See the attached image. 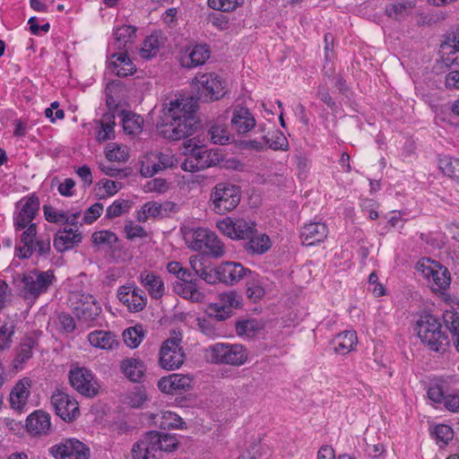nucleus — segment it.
I'll use <instances>...</instances> for the list:
<instances>
[{
    "instance_id": "f257e3e1",
    "label": "nucleus",
    "mask_w": 459,
    "mask_h": 459,
    "mask_svg": "<svg viewBox=\"0 0 459 459\" xmlns=\"http://www.w3.org/2000/svg\"><path fill=\"white\" fill-rule=\"evenodd\" d=\"M198 100L193 97L169 100L164 104L163 115L157 125L166 139L178 141L193 134L197 125L195 111Z\"/></svg>"
},
{
    "instance_id": "f03ea898",
    "label": "nucleus",
    "mask_w": 459,
    "mask_h": 459,
    "mask_svg": "<svg viewBox=\"0 0 459 459\" xmlns=\"http://www.w3.org/2000/svg\"><path fill=\"white\" fill-rule=\"evenodd\" d=\"M178 446L176 435L150 430L133 445L131 455L133 459H160L164 452H173Z\"/></svg>"
},
{
    "instance_id": "7ed1b4c3",
    "label": "nucleus",
    "mask_w": 459,
    "mask_h": 459,
    "mask_svg": "<svg viewBox=\"0 0 459 459\" xmlns=\"http://www.w3.org/2000/svg\"><path fill=\"white\" fill-rule=\"evenodd\" d=\"M414 331L420 342L431 351L444 354L451 347L449 335L442 330L439 319L432 314H421L415 323Z\"/></svg>"
},
{
    "instance_id": "20e7f679",
    "label": "nucleus",
    "mask_w": 459,
    "mask_h": 459,
    "mask_svg": "<svg viewBox=\"0 0 459 459\" xmlns=\"http://www.w3.org/2000/svg\"><path fill=\"white\" fill-rule=\"evenodd\" d=\"M416 269L421 273L433 291L444 293L450 287V272L439 262L429 257H422L417 262Z\"/></svg>"
},
{
    "instance_id": "39448f33",
    "label": "nucleus",
    "mask_w": 459,
    "mask_h": 459,
    "mask_svg": "<svg viewBox=\"0 0 459 459\" xmlns=\"http://www.w3.org/2000/svg\"><path fill=\"white\" fill-rule=\"evenodd\" d=\"M186 244L195 251L206 249L208 255L214 258L225 255V247L221 238L212 231L204 228L191 230L186 235Z\"/></svg>"
},
{
    "instance_id": "423d86ee",
    "label": "nucleus",
    "mask_w": 459,
    "mask_h": 459,
    "mask_svg": "<svg viewBox=\"0 0 459 459\" xmlns=\"http://www.w3.org/2000/svg\"><path fill=\"white\" fill-rule=\"evenodd\" d=\"M55 281L56 276L53 271L34 269L22 274L21 290L24 299H36L40 295L48 292Z\"/></svg>"
},
{
    "instance_id": "0eeeda50",
    "label": "nucleus",
    "mask_w": 459,
    "mask_h": 459,
    "mask_svg": "<svg viewBox=\"0 0 459 459\" xmlns=\"http://www.w3.org/2000/svg\"><path fill=\"white\" fill-rule=\"evenodd\" d=\"M240 198L239 187L227 182L218 183L210 195L212 210L218 214H224L234 210L238 205Z\"/></svg>"
},
{
    "instance_id": "6e6552de",
    "label": "nucleus",
    "mask_w": 459,
    "mask_h": 459,
    "mask_svg": "<svg viewBox=\"0 0 459 459\" xmlns=\"http://www.w3.org/2000/svg\"><path fill=\"white\" fill-rule=\"evenodd\" d=\"M199 99L204 101H215L226 94V83L216 73L197 74L195 77Z\"/></svg>"
},
{
    "instance_id": "1a4fd4ad",
    "label": "nucleus",
    "mask_w": 459,
    "mask_h": 459,
    "mask_svg": "<svg viewBox=\"0 0 459 459\" xmlns=\"http://www.w3.org/2000/svg\"><path fill=\"white\" fill-rule=\"evenodd\" d=\"M210 352L212 362L216 364L241 366L248 358L242 344L216 343L210 348Z\"/></svg>"
},
{
    "instance_id": "9d476101",
    "label": "nucleus",
    "mask_w": 459,
    "mask_h": 459,
    "mask_svg": "<svg viewBox=\"0 0 459 459\" xmlns=\"http://www.w3.org/2000/svg\"><path fill=\"white\" fill-rule=\"evenodd\" d=\"M255 222L244 218L227 216L216 222V227L224 236L233 240L247 239L255 233Z\"/></svg>"
},
{
    "instance_id": "9b49d317",
    "label": "nucleus",
    "mask_w": 459,
    "mask_h": 459,
    "mask_svg": "<svg viewBox=\"0 0 459 459\" xmlns=\"http://www.w3.org/2000/svg\"><path fill=\"white\" fill-rule=\"evenodd\" d=\"M39 198L36 194H30L22 197L15 204V210L13 214V223L15 231H21L28 224L34 223L39 211Z\"/></svg>"
},
{
    "instance_id": "f8f14e48",
    "label": "nucleus",
    "mask_w": 459,
    "mask_h": 459,
    "mask_svg": "<svg viewBox=\"0 0 459 459\" xmlns=\"http://www.w3.org/2000/svg\"><path fill=\"white\" fill-rule=\"evenodd\" d=\"M73 313L79 320L94 321L101 312L100 304L91 294L74 292L69 298Z\"/></svg>"
},
{
    "instance_id": "ddd939ff",
    "label": "nucleus",
    "mask_w": 459,
    "mask_h": 459,
    "mask_svg": "<svg viewBox=\"0 0 459 459\" xmlns=\"http://www.w3.org/2000/svg\"><path fill=\"white\" fill-rule=\"evenodd\" d=\"M180 342L179 338L172 337L162 343L159 353V365L162 368L175 370L184 363L185 352Z\"/></svg>"
},
{
    "instance_id": "4468645a",
    "label": "nucleus",
    "mask_w": 459,
    "mask_h": 459,
    "mask_svg": "<svg viewBox=\"0 0 459 459\" xmlns=\"http://www.w3.org/2000/svg\"><path fill=\"white\" fill-rule=\"evenodd\" d=\"M69 382L74 389L85 397H94L98 394L97 380L92 372L86 368L76 367L71 368Z\"/></svg>"
},
{
    "instance_id": "2eb2a0df",
    "label": "nucleus",
    "mask_w": 459,
    "mask_h": 459,
    "mask_svg": "<svg viewBox=\"0 0 459 459\" xmlns=\"http://www.w3.org/2000/svg\"><path fill=\"white\" fill-rule=\"evenodd\" d=\"M56 459H89L90 449L78 439L67 438L49 448Z\"/></svg>"
},
{
    "instance_id": "dca6fc26",
    "label": "nucleus",
    "mask_w": 459,
    "mask_h": 459,
    "mask_svg": "<svg viewBox=\"0 0 459 459\" xmlns=\"http://www.w3.org/2000/svg\"><path fill=\"white\" fill-rule=\"evenodd\" d=\"M51 404L56 414L65 421H73L80 415L78 402L65 392H55L51 396Z\"/></svg>"
},
{
    "instance_id": "f3484780",
    "label": "nucleus",
    "mask_w": 459,
    "mask_h": 459,
    "mask_svg": "<svg viewBox=\"0 0 459 459\" xmlns=\"http://www.w3.org/2000/svg\"><path fill=\"white\" fill-rule=\"evenodd\" d=\"M117 298L130 312L142 311L147 305V297L144 291L134 284L119 287Z\"/></svg>"
},
{
    "instance_id": "a211bd4d",
    "label": "nucleus",
    "mask_w": 459,
    "mask_h": 459,
    "mask_svg": "<svg viewBox=\"0 0 459 459\" xmlns=\"http://www.w3.org/2000/svg\"><path fill=\"white\" fill-rule=\"evenodd\" d=\"M220 282L234 285L244 277L251 275L252 272L237 262H223L217 266Z\"/></svg>"
},
{
    "instance_id": "6ab92c4d",
    "label": "nucleus",
    "mask_w": 459,
    "mask_h": 459,
    "mask_svg": "<svg viewBox=\"0 0 459 459\" xmlns=\"http://www.w3.org/2000/svg\"><path fill=\"white\" fill-rule=\"evenodd\" d=\"M192 383L193 379L187 375L171 374L161 377L158 387L162 393L177 394L190 390Z\"/></svg>"
},
{
    "instance_id": "aec40b11",
    "label": "nucleus",
    "mask_w": 459,
    "mask_h": 459,
    "mask_svg": "<svg viewBox=\"0 0 459 459\" xmlns=\"http://www.w3.org/2000/svg\"><path fill=\"white\" fill-rule=\"evenodd\" d=\"M211 50L206 44H196L186 49L181 56V65L186 68H193L203 65L210 58Z\"/></svg>"
},
{
    "instance_id": "412c9836",
    "label": "nucleus",
    "mask_w": 459,
    "mask_h": 459,
    "mask_svg": "<svg viewBox=\"0 0 459 459\" xmlns=\"http://www.w3.org/2000/svg\"><path fill=\"white\" fill-rule=\"evenodd\" d=\"M82 239V233L78 230L65 227L56 233L53 245L58 253H64L79 245Z\"/></svg>"
},
{
    "instance_id": "4be33fe9",
    "label": "nucleus",
    "mask_w": 459,
    "mask_h": 459,
    "mask_svg": "<svg viewBox=\"0 0 459 459\" xmlns=\"http://www.w3.org/2000/svg\"><path fill=\"white\" fill-rule=\"evenodd\" d=\"M155 159L157 161H153L152 164H150L148 161L146 163L143 162L141 167V174L143 177H152L160 170L173 168L177 165V159L170 151H166L155 154Z\"/></svg>"
},
{
    "instance_id": "5701e85b",
    "label": "nucleus",
    "mask_w": 459,
    "mask_h": 459,
    "mask_svg": "<svg viewBox=\"0 0 459 459\" xmlns=\"http://www.w3.org/2000/svg\"><path fill=\"white\" fill-rule=\"evenodd\" d=\"M27 430L34 436L48 435L50 432V415L41 410L30 413L26 420Z\"/></svg>"
},
{
    "instance_id": "b1692460",
    "label": "nucleus",
    "mask_w": 459,
    "mask_h": 459,
    "mask_svg": "<svg viewBox=\"0 0 459 459\" xmlns=\"http://www.w3.org/2000/svg\"><path fill=\"white\" fill-rule=\"evenodd\" d=\"M328 235V229L325 223L310 222L302 227L300 238L305 246H314L324 241Z\"/></svg>"
},
{
    "instance_id": "393cba45",
    "label": "nucleus",
    "mask_w": 459,
    "mask_h": 459,
    "mask_svg": "<svg viewBox=\"0 0 459 459\" xmlns=\"http://www.w3.org/2000/svg\"><path fill=\"white\" fill-rule=\"evenodd\" d=\"M138 280L153 299H160L165 292L164 282L160 275L152 271L140 273Z\"/></svg>"
},
{
    "instance_id": "a878e982",
    "label": "nucleus",
    "mask_w": 459,
    "mask_h": 459,
    "mask_svg": "<svg viewBox=\"0 0 459 459\" xmlns=\"http://www.w3.org/2000/svg\"><path fill=\"white\" fill-rule=\"evenodd\" d=\"M87 340L92 347L106 351L117 349L119 345L117 336L110 331H92L88 334Z\"/></svg>"
},
{
    "instance_id": "bb28decb",
    "label": "nucleus",
    "mask_w": 459,
    "mask_h": 459,
    "mask_svg": "<svg viewBox=\"0 0 459 459\" xmlns=\"http://www.w3.org/2000/svg\"><path fill=\"white\" fill-rule=\"evenodd\" d=\"M30 386L31 380L29 377H24L15 384L10 394V403L13 410L22 411L24 408Z\"/></svg>"
},
{
    "instance_id": "cd10ccee",
    "label": "nucleus",
    "mask_w": 459,
    "mask_h": 459,
    "mask_svg": "<svg viewBox=\"0 0 459 459\" xmlns=\"http://www.w3.org/2000/svg\"><path fill=\"white\" fill-rule=\"evenodd\" d=\"M120 369L130 381L139 383L144 377L146 367L139 358H126L120 362Z\"/></svg>"
},
{
    "instance_id": "c85d7f7f",
    "label": "nucleus",
    "mask_w": 459,
    "mask_h": 459,
    "mask_svg": "<svg viewBox=\"0 0 459 459\" xmlns=\"http://www.w3.org/2000/svg\"><path fill=\"white\" fill-rule=\"evenodd\" d=\"M136 28L131 25H124L114 30V45L117 50L128 52L132 48L134 39L136 37Z\"/></svg>"
},
{
    "instance_id": "c756f323",
    "label": "nucleus",
    "mask_w": 459,
    "mask_h": 459,
    "mask_svg": "<svg viewBox=\"0 0 459 459\" xmlns=\"http://www.w3.org/2000/svg\"><path fill=\"white\" fill-rule=\"evenodd\" d=\"M112 58L114 60L110 62V68L116 75L126 77L135 72V66L127 56V52L114 53Z\"/></svg>"
},
{
    "instance_id": "7c9ffc66",
    "label": "nucleus",
    "mask_w": 459,
    "mask_h": 459,
    "mask_svg": "<svg viewBox=\"0 0 459 459\" xmlns=\"http://www.w3.org/2000/svg\"><path fill=\"white\" fill-rule=\"evenodd\" d=\"M231 126L238 134H246L255 126V120L247 108H240L234 110Z\"/></svg>"
},
{
    "instance_id": "2f4dec72",
    "label": "nucleus",
    "mask_w": 459,
    "mask_h": 459,
    "mask_svg": "<svg viewBox=\"0 0 459 459\" xmlns=\"http://www.w3.org/2000/svg\"><path fill=\"white\" fill-rule=\"evenodd\" d=\"M443 324L451 334V342L459 352V313L455 309L445 310L442 316Z\"/></svg>"
},
{
    "instance_id": "473e14b6",
    "label": "nucleus",
    "mask_w": 459,
    "mask_h": 459,
    "mask_svg": "<svg viewBox=\"0 0 459 459\" xmlns=\"http://www.w3.org/2000/svg\"><path fill=\"white\" fill-rule=\"evenodd\" d=\"M333 342L335 344V352L342 355L348 354L357 346V333L353 330L343 331L337 334Z\"/></svg>"
},
{
    "instance_id": "72a5a7b5",
    "label": "nucleus",
    "mask_w": 459,
    "mask_h": 459,
    "mask_svg": "<svg viewBox=\"0 0 459 459\" xmlns=\"http://www.w3.org/2000/svg\"><path fill=\"white\" fill-rule=\"evenodd\" d=\"M245 243V250L249 255H263L266 253L272 247L270 238L266 234L252 235Z\"/></svg>"
},
{
    "instance_id": "f704fd0d",
    "label": "nucleus",
    "mask_w": 459,
    "mask_h": 459,
    "mask_svg": "<svg viewBox=\"0 0 459 459\" xmlns=\"http://www.w3.org/2000/svg\"><path fill=\"white\" fill-rule=\"evenodd\" d=\"M174 290L184 299L198 302L203 299L204 295L198 290L197 280L186 282H175Z\"/></svg>"
},
{
    "instance_id": "c9c22d12",
    "label": "nucleus",
    "mask_w": 459,
    "mask_h": 459,
    "mask_svg": "<svg viewBox=\"0 0 459 459\" xmlns=\"http://www.w3.org/2000/svg\"><path fill=\"white\" fill-rule=\"evenodd\" d=\"M440 48L443 55L447 56L446 57H444L445 63L447 65H459V57L454 56V55L459 52V35L453 34L447 36Z\"/></svg>"
},
{
    "instance_id": "e433bc0d",
    "label": "nucleus",
    "mask_w": 459,
    "mask_h": 459,
    "mask_svg": "<svg viewBox=\"0 0 459 459\" xmlns=\"http://www.w3.org/2000/svg\"><path fill=\"white\" fill-rule=\"evenodd\" d=\"M156 423L161 429H186V422L177 413L170 411H163L154 416Z\"/></svg>"
},
{
    "instance_id": "4c0bfd02",
    "label": "nucleus",
    "mask_w": 459,
    "mask_h": 459,
    "mask_svg": "<svg viewBox=\"0 0 459 459\" xmlns=\"http://www.w3.org/2000/svg\"><path fill=\"white\" fill-rule=\"evenodd\" d=\"M438 169L446 177L459 184V159L451 156H441L438 159Z\"/></svg>"
},
{
    "instance_id": "58836bf2",
    "label": "nucleus",
    "mask_w": 459,
    "mask_h": 459,
    "mask_svg": "<svg viewBox=\"0 0 459 459\" xmlns=\"http://www.w3.org/2000/svg\"><path fill=\"white\" fill-rule=\"evenodd\" d=\"M247 297L253 302L256 303L265 294L262 280L258 274H251V278L247 281Z\"/></svg>"
},
{
    "instance_id": "ea45409f",
    "label": "nucleus",
    "mask_w": 459,
    "mask_h": 459,
    "mask_svg": "<svg viewBox=\"0 0 459 459\" xmlns=\"http://www.w3.org/2000/svg\"><path fill=\"white\" fill-rule=\"evenodd\" d=\"M414 4L409 1H394L385 6V14L394 19H400L409 14Z\"/></svg>"
},
{
    "instance_id": "a19ab883",
    "label": "nucleus",
    "mask_w": 459,
    "mask_h": 459,
    "mask_svg": "<svg viewBox=\"0 0 459 459\" xmlns=\"http://www.w3.org/2000/svg\"><path fill=\"white\" fill-rule=\"evenodd\" d=\"M35 346V340L32 337H24L16 350L14 359L15 368L18 364H23L32 357V349Z\"/></svg>"
},
{
    "instance_id": "79ce46f5",
    "label": "nucleus",
    "mask_w": 459,
    "mask_h": 459,
    "mask_svg": "<svg viewBox=\"0 0 459 459\" xmlns=\"http://www.w3.org/2000/svg\"><path fill=\"white\" fill-rule=\"evenodd\" d=\"M100 126L97 132V139L99 142H106L115 137V121L114 117L109 114L103 116L100 122Z\"/></svg>"
},
{
    "instance_id": "37998d69",
    "label": "nucleus",
    "mask_w": 459,
    "mask_h": 459,
    "mask_svg": "<svg viewBox=\"0 0 459 459\" xmlns=\"http://www.w3.org/2000/svg\"><path fill=\"white\" fill-rule=\"evenodd\" d=\"M265 146L273 151H286L289 147V142L284 134L280 131H273L263 136Z\"/></svg>"
},
{
    "instance_id": "c03bdc74",
    "label": "nucleus",
    "mask_w": 459,
    "mask_h": 459,
    "mask_svg": "<svg viewBox=\"0 0 459 459\" xmlns=\"http://www.w3.org/2000/svg\"><path fill=\"white\" fill-rule=\"evenodd\" d=\"M91 241L95 246L113 248L119 239L117 236L110 230H100L92 234Z\"/></svg>"
},
{
    "instance_id": "a18cd8bd",
    "label": "nucleus",
    "mask_w": 459,
    "mask_h": 459,
    "mask_svg": "<svg viewBox=\"0 0 459 459\" xmlns=\"http://www.w3.org/2000/svg\"><path fill=\"white\" fill-rule=\"evenodd\" d=\"M143 119L134 113H126L122 119L124 131L128 134H137L142 132Z\"/></svg>"
},
{
    "instance_id": "49530a36",
    "label": "nucleus",
    "mask_w": 459,
    "mask_h": 459,
    "mask_svg": "<svg viewBox=\"0 0 459 459\" xmlns=\"http://www.w3.org/2000/svg\"><path fill=\"white\" fill-rule=\"evenodd\" d=\"M215 321V319L207 316L206 317L197 319V326L207 337L216 338L221 335V331Z\"/></svg>"
},
{
    "instance_id": "de8ad7c7",
    "label": "nucleus",
    "mask_w": 459,
    "mask_h": 459,
    "mask_svg": "<svg viewBox=\"0 0 459 459\" xmlns=\"http://www.w3.org/2000/svg\"><path fill=\"white\" fill-rule=\"evenodd\" d=\"M160 41L159 35L156 33L151 34L144 39L143 43V47L141 48L142 57L149 59L156 56L160 50Z\"/></svg>"
},
{
    "instance_id": "09e8293b",
    "label": "nucleus",
    "mask_w": 459,
    "mask_h": 459,
    "mask_svg": "<svg viewBox=\"0 0 459 459\" xmlns=\"http://www.w3.org/2000/svg\"><path fill=\"white\" fill-rule=\"evenodd\" d=\"M143 337L144 333L142 326L129 327L123 332L125 343L132 349L138 347Z\"/></svg>"
},
{
    "instance_id": "8fccbe9b",
    "label": "nucleus",
    "mask_w": 459,
    "mask_h": 459,
    "mask_svg": "<svg viewBox=\"0 0 459 459\" xmlns=\"http://www.w3.org/2000/svg\"><path fill=\"white\" fill-rule=\"evenodd\" d=\"M150 217H164V212H161L160 204L149 202L142 206L141 211L138 212L137 220L139 221H145Z\"/></svg>"
},
{
    "instance_id": "3c124183",
    "label": "nucleus",
    "mask_w": 459,
    "mask_h": 459,
    "mask_svg": "<svg viewBox=\"0 0 459 459\" xmlns=\"http://www.w3.org/2000/svg\"><path fill=\"white\" fill-rule=\"evenodd\" d=\"M218 301L230 311L242 306V297L235 290L219 294Z\"/></svg>"
},
{
    "instance_id": "603ef678",
    "label": "nucleus",
    "mask_w": 459,
    "mask_h": 459,
    "mask_svg": "<svg viewBox=\"0 0 459 459\" xmlns=\"http://www.w3.org/2000/svg\"><path fill=\"white\" fill-rule=\"evenodd\" d=\"M204 152H201L198 151L194 155L187 157L181 164V169L185 171L195 172L204 169L208 165L207 161H202L203 154Z\"/></svg>"
},
{
    "instance_id": "864d4df0",
    "label": "nucleus",
    "mask_w": 459,
    "mask_h": 459,
    "mask_svg": "<svg viewBox=\"0 0 459 459\" xmlns=\"http://www.w3.org/2000/svg\"><path fill=\"white\" fill-rule=\"evenodd\" d=\"M208 135L212 143L224 145L230 142V134L223 126L212 125L208 130Z\"/></svg>"
},
{
    "instance_id": "5fc2aeb1",
    "label": "nucleus",
    "mask_w": 459,
    "mask_h": 459,
    "mask_svg": "<svg viewBox=\"0 0 459 459\" xmlns=\"http://www.w3.org/2000/svg\"><path fill=\"white\" fill-rule=\"evenodd\" d=\"M206 313L207 316L219 322L228 319L232 315V311L228 310L219 301L210 304Z\"/></svg>"
},
{
    "instance_id": "6e6d98bb",
    "label": "nucleus",
    "mask_w": 459,
    "mask_h": 459,
    "mask_svg": "<svg viewBox=\"0 0 459 459\" xmlns=\"http://www.w3.org/2000/svg\"><path fill=\"white\" fill-rule=\"evenodd\" d=\"M244 0H208V6L213 10L231 12L243 4Z\"/></svg>"
},
{
    "instance_id": "4d7b16f0",
    "label": "nucleus",
    "mask_w": 459,
    "mask_h": 459,
    "mask_svg": "<svg viewBox=\"0 0 459 459\" xmlns=\"http://www.w3.org/2000/svg\"><path fill=\"white\" fill-rule=\"evenodd\" d=\"M129 207L130 205L128 201L117 200L107 208L106 216L108 219L117 218L125 213Z\"/></svg>"
},
{
    "instance_id": "13d9d810",
    "label": "nucleus",
    "mask_w": 459,
    "mask_h": 459,
    "mask_svg": "<svg viewBox=\"0 0 459 459\" xmlns=\"http://www.w3.org/2000/svg\"><path fill=\"white\" fill-rule=\"evenodd\" d=\"M124 230L126 238L130 240H134L137 238H143L147 236L145 230L141 225L135 224L132 221L126 222Z\"/></svg>"
},
{
    "instance_id": "bf43d9fd",
    "label": "nucleus",
    "mask_w": 459,
    "mask_h": 459,
    "mask_svg": "<svg viewBox=\"0 0 459 459\" xmlns=\"http://www.w3.org/2000/svg\"><path fill=\"white\" fill-rule=\"evenodd\" d=\"M44 216L47 221L50 223H59L65 221L66 212L57 211L51 205L45 204L43 206Z\"/></svg>"
},
{
    "instance_id": "052dcab7",
    "label": "nucleus",
    "mask_w": 459,
    "mask_h": 459,
    "mask_svg": "<svg viewBox=\"0 0 459 459\" xmlns=\"http://www.w3.org/2000/svg\"><path fill=\"white\" fill-rule=\"evenodd\" d=\"M14 333L13 325H8L7 324L0 326V350L9 349L12 342V336Z\"/></svg>"
},
{
    "instance_id": "680f3d73",
    "label": "nucleus",
    "mask_w": 459,
    "mask_h": 459,
    "mask_svg": "<svg viewBox=\"0 0 459 459\" xmlns=\"http://www.w3.org/2000/svg\"><path fill=\"white\" fill-rule=\"evenodd\" d=\"M103 208L104 206L101 203H95L90 206L84 213L82 219L83 222L86 224H91L101 215Z\"/></svg>"
},
{
    "instance_id": "e2e57ef3",
    "label": "nucleus",
    "mask_w": 459,
    "mask_h": 459,
    "mask_svg": "<svg viewBox=\"0 0 459 459\" xmlns=\"http://www.w3.org/2000/svg\"><path fill=\"white\" fill-rule=\"evenodd\" d=\"M434 435L437 441H441L447 444L448 441L452 440L454 431L451 427L446 424L437 425L434 429Z\"/></svg>"
},
{
    "instance_id": "0e129e2a",
    "label": "nucleus",
    "mask_w": 459,
    "mask_h": 459,
    "mask_svg": "<svg viewBox=\"0 0 459 459\" xmlns=\"http://www.w3.org/2000/svg\"><path fill=\"white\" fill-rule=\"evenodd\" d=\"M37 223H30L24 229H22V233L21 235V242L23 245H30L33 246L35 238L37 236Z\"/></svg>"
},
{
    "instance_id": "69168bd1",
    "label": "nucleus",
    "mask_w": 459,
    "mask_h": 459,
    "mask_svg": "<svg viewBox=\"0 0 459 459\" xmlns=\"http://www.w3.org/2000/svg\"><path fill=\"white\" fill-rule=\"evenodd\" d=\"M60 329L65 333H72L75 329V322L73 316L67 313H61L57 317Z\"/></svg>"
},
{
    "instance_id": "338daca9",
    "label": "nucleus",
    "mask_w": 459,
    "mask_h": 459,
    "mask_svg": "<svg viewBox=\"0 0 459 459\" xmlns=\"http://www.w3.org/2000/svg\"><path fill=\"white\" fill-rule=\"evenodd\" d=\"M444 407L452 412H459V390L446 395Z\"/></svg>"
},
{
    "instance_id": "774afa93",
    "label": "nucleus",
    "mask_w": 459,
    "mask_h": 459,
    "mask_svg": "<svg viewBox=\"0 0 459 459\" xmlns=\"http://www.w3.org/2000/svg\"><path fill=\"white\" fill-rule=\"evenodd\" d=\"M106 157L110 161H125L127 159V154L124 149L116 145L107 151Z\"/></svg>"
}]
</instances>
